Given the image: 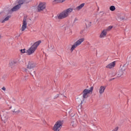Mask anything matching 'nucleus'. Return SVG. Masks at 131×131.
<instances>
[{"label": "nucleus", "instance_id": "1", "mask_svg": "<svg viewBox=\"0 0 131 131\" xmlns=\"http://www.w3.org/2000/svg\"><path fill=\"white\" fill-rule=\"evenodd\" d=\"M40 43H41V41L38 40L35 42L28 50L26 51V49H21L20 50V53H21V54H24L26 53L27 55L30 56V55H32V54H33V53H34L35 51H36L37 47H38L39 45H40Z\"/></svg>", "mask_w": 131, "mask_h": 131}, {"label": "nucleus", "instance_id": "2", "mask_svg": "<svg viewBox=\"0 0 131 131\" xmlns=\"http://www.w3.org/2000/svg\"><path fill=\"white\" fill-rule=\"evenodd\" d=\"M72 11H73V8H68L66 10H64L61 13H60L59 14L57 15V18L59 20H61V19H64V18H67L69 16V14L70 13L72 12Z\"/></svg>", "mask_w": 131, "mask_h": 131}, {"label": "nucleus", "instance_id": "3", "mask_svg": "<svg viewBox=\"0 0 131 131\" xmlns=\"http://www.w3.org/2000/svg\"><path fill=\"white\" fill-rule=\"evenodd\" d=\"M35 67V64L34 63V62H33V61H29L28 63V66L27 68V69H25V72H27V73H28V72L29 73H30V74H31V75H32V76H33V75H35V71H33V68H34ZM33 70V73H31V71H32Z\"/></svg>", "mask_w": 131, "mask_h": 131}, {"label": "nucleus", "instance_id": "4", "mask_svg": "<svg viewBox=\"0 0 131 131\" xmlns=\"http://www.w3.org/2000/svg\"><path fill=\"white\" fill-rule=\"evenodd\" d=\"M26 1L27 0H18V5H16L11 9L12 12H16V11H18V10L21 8V5H23V4L26 3Z\"/></svg>", "mask_w": 131, "mask_h": 131}, {"label": "nucleus", "instance_id": "5", "mask_svg": "<svg viewBox=\"0 0 131 131\" xmlns=\"http://www.w3.org/2000/svg\"><path fill=\"white\" fill-rule=\"evenodd\" d=\"M93 90H94L93 86H91L90 88V90L84 89L82 92L83 99H87V98H89V94H90L91 93H93Z\"/></svg>", "mask_w": 131, "mask_h": 131}, {"label": "nucleus", "instance_id": "6", "mask_svg": "<svg viewBox=\"0 0 131 131\" xmlns=\"http://www.w3.org/2000/svg\"><path fill=\"white\" fill-rule=\"evenodd\" d=\"M83 41H84V38H82L78 40L76 42L74 43L73 45H72L71 48V51H72V52H73L74 50L76 47H78V46H79L81 43V42H83Z\"/></svg>", "mask_w": 131, "mask_h": 131}, {"label": "nucleus", "instance_id": "7", "mask_svg": "<svg viewBox=\"0 0 131 131\" xmlns=\"http://www.w3.org/2000/svg\"><path fill=\"white\" fill-rule=\"evenodd\" d=\"M62 127V122L61 121H58L56 122L54 126L53 127L54 131H59Z\"/></svg>", "mask_w": 131, "mask_h": 131}, {"label": "nucleus", "instance_id": "8", "mask_svg": "<svg viewBox=\"0 0 131 131\" xmlns=\"http://www.w3.org/2000/svg\"><path fill=\"white\" fill-rule=\"evenodd\" d=\"M45 9H46V4L43 3H40L38 6V10L39 12L45 10Z\"/></svg>", "mask_w": 131, "mask_h": 131}, {"label": "nucleus", "instance_id": "9", "mask_svg": "<svg viewBox=\"0 0 131 131\" xmlns=\"http://www.w3.org/2000/svg\"><path fill=\"white\" fill-rule=\"evenodd\" d=\"M26 19L24 18L23 20V26L21 27V31H24L26 28H27V23H26Z\"/></svg>", "mask_w": 131, "mask_h": 131}, {"label": "nucleus", "instance_id": "10", "mask_svg": "<svg viewBox=\"0 0 131 131\" xmlns=\"http://www.w3.org/2000/svg\"><path fill=\"white\" fill-rule=\"evenodd\" d=\"M116 64V61H113L108 65L106 66V68H108L109 69H111L112 68H114V67H115V65Z\"/></svg>", "mask_w": 131, "mask_h": 131}, {"label": "nucleus", "instance_id": "11", "mask_svg": "<svg viewBox=\"0 0 131 131\" xmlns=\"http://www.w3.org/2000/svg\"><path fill=\"white\" fill-rule=\"evenodd\" d=\"M106 35H107V30H103L101 33L100 34L99 37H100V38H103V37H105V36H106Z\"/></svg>", "mask_w": 131, "mask_h": 131}, {"label": "nucleus", "instance_id": "12", "mask_svg": "<svg viewBox=\"0 0 131 131\" xmlns=\"http://www.w3.org/2000/svg\"><path fill=\"white\" fill-rule=\"evenodd\" d=\"M105 90H106V86H101L99 89V93L102 94L105 92Z\"/></svg>", "mask_w": 131, "mask_h": 131}, {"label": "nucleus", "instance_id": "13", "mask_svg": "<svg viewBox=\"0 0 131 131\" xmlns=\"http://www.w3.org/2000/svg\"><path fill=\"white\" fill-rule=\"evenodd\" d=\"M125 73V70H120L119 71L118 73V77H120V76H122V75H124Z\"/></svg>", "mask_w": 131, "mask_h": 131}, {"label": "nucleus", "instance_id": "14", "mask_svg": "<svg viewBox=\"0 0 131 131\" xmlns=\"http://www.w3.org/2000/svg\"><path fill=\"white\" fill-rule=\"evenodd\" d=\"M84 5H85V3H82L79 6H77L75 10H77V11H80V10H81L83 7H84Z\"/></svg>", "mask_w": 131, "mask_h": 131}, {"label": "nucleus", "instance_id": "15", "mask_svg": "<svg viewBox=\"0 0 131 131\" xmlns=\"http://www.w3.org/2000/svg\"><path fill=\"white\" fill-rule=\"evenodd\" d=\"M71 125L73 127H76V125H77V121H76V120H73L71 123Z\"/></svg>", "mask_w": 131, "mask_h": 131}, {"label": "nucleus", "instance_id": "16", "mask_svg": "<svg viewBox=\"0 0 131 131\" xmlns=\"http://www.w3.org/2000/svg\"><path fill=\"white\" fill-rule=\"evenodd\" d=\"M17 63V62L16 61H11L9 62V65H10V66H15Z\"/></svg>", "mask_w": 131, "mask_h": 131}, {"label": "nucleus", "instance_id": "17", "mask_svg": "<svg viewBox=\"0 0 131 131\" xmlns=\"http://www.w3.org/2000/svg\"><path fill=\"white\" fill-rule=\"evenodd\" d=\"M9 18H11V15H8V16H7L2 21V23H5V22H6V21H8Z\"/></svg>", "mask_w": 131, "mask_h": 131}, {"label": "nucleus", "instance_id": "18", "mask_svg": "<svg viewBox=\"0 0 131 131\" xmlns=\"http://www.w3.org/2000/svg\"><path fill=\"white\" fill-rule=\"evenodd\" d=\"M65 0H54L53 3H64Z\"/></svg>", "mask_w": 131, "mask_h": 131}, {"label": "nucleus", "instance_id": "19", "mask_svg": "<svg viewBox=\"0 0 131 131\" xmlns=\"http://www.w3.org/2000/svg\"><path fill=\"white\" fill-rule=\"evenodd\" d=\"M115 9H116L115 6H112L110 8V11H115Z\"/></svg>", "mask_w": 131, "mask_h": 131}, {"label": "nucleus", "instance_id": "20", "mask_svg": "<svg viewBox=\"0 0 131 131\" xmlns=\"http://www.w3.org/2000/svg\"><path fill=\"white\" fill-rule=\"evenodd\" d=\"M118 128H119V127L118 126H117L114 129V130L117 131V130H118Z\"/></svg>", "mask_w": 131, "mask_h": 131}, {"label": "nucleus", "instance_id": "21", "mask_svg": "<svg viewBox=\"0 0 131 131\" xmlns=\"http://www.w3.org/2000/svg\"><path fill=\"white\" fill-rule=\"evenodd\" d=\"M59 96H60V94H57L55 97L54 99H57V98L59 97Z\"/></svg>", "mask_w": 131, "mask_h": 131}, {"label": "nucleus", "instance_id": "22", "mask_svg": "<svg viewBox=\"0 0 131 131\" xmlns=\"http://www.w3.org/2000/svg\"><path fill=\"white\" fill-rule=\"evenodd\" d=\"M92 26V22H89V24H88V27H91Z\"/></svg>", "mask_w": 131, "mask_h": 131}, {"label": "nucleus", "instance_id": "23", "mask_svg": "<svg viewBox=\"0 0 131 131\" xmlns=\"http://www.w3.org/2000/svg\"><path fill=\"white\" fill-rule=\"evenodd\" d=\"M112 28H113V26H109L108 27V29H112Z\"/></svg>", "mask_w": 131, "mask_h": 131}, {"label": "nucleus", "instance_id": "24", "mask_svg": "<svg viewBox=\"0 0 131 131\" xmlns=\"http://www.w3.org/2000/svg\"><path fill=\"white\" fill-rule=\"evenodd\" d=\"M2 90H3V91H6V87L5 86L3 87Z\"/></svg>", "mask_w": 131, "mask_h": 131}, {"label": "nucleus", "instance_id": "25", "mask_svg": "<svg viewBox=\"0 0 131 131\" xmlns=\"http://www.w3.org/2000/svg\"><path fill=\"white\" fill-rule=\"evenodd\" d=\"M78 19H77V18H75L74 20V23L76 22V21H78Z\"/></svg>", "mask_w": 131, "mask_h": 131}, {"label": "nucleus", "instance_id": "26", "mask_svg": "<svg viewBox=\"0 0 131 131\" xmlns=\"http://www.w3.org/2000/svg\"><path fill=\"white\" fill-rule=\"evenodd\" d=\"M113 79H115V78H113L112 79H111L110 80L111 81V80H113Z\"/></svg>", "mask_w": 131, "mask_h": 131}, {"label": "nucleus", "instance_id": "27", "mask_svg": "<svg viewBox=\"0 0 131 131\" xmlns=\"http://www.w3.org/2000/svg\"><path fill=\"white\" fill-rule=\"evenodd\" d=\"M124 19H125L123 17L122 18V20H124Z\"/></svg>", "mask_w": 131, "mask_h": 131}, {"label": "nucleus", "instance_id": "28", "mask_svg": "<svg viewBox=\"0 0 131 131\" xmlns=\"http://www.w3.org/2000/svg\"><path fill=\"white\" fill-rule=\"evenodd\" d=\"M1 37H2V36L0 35V38H1Z\"/></svg>", "mask_w": 131, "mask_h": 131}, {"label": "nucleus", "instance_id": "29", "mask_svg": "<svg viewBox=\"0 0 131 131\" xmlns=\"http://www.w3.org/2000/svg\"><path fill=\"white\" fill-rule=\"evenodd\" d=\"M13 112H15V111H14Z\"/></svg>", "mask_w": 131, "mask_h": 131}, {"label": "nucleus", "instance_id": "30", "mask_svg": "<svg viewBox=\"0 0 131 131\" xmlns=\"http://www.w3.org/2000/svg\"><path fill=\"white\" fill-rule=\"evenodd\" d=\"M86 26L88 27V26H86Z\"/></svg>", "mask_w": 131, "mask_h": 131}, {"label": "nucleus", "instance_id": "31", "mask_svg": "<svg viewBox=\"0 0 131 131\" xmlns=\"http://www.w3.org/2000/svg\"><path fill=\"white\" fill-rule=\"evenodd\" d=\"M0 100H1V97H0Z\"/></svg>", "mask_w": 131, "mask_h": 131}, {"label": "nucleus", "instance_id": "32", "mask_svg": "<svg viewBox=\"0 0 131 131\" xmlns=\"http://www.w3.org/2000/svg\"><path fill=\"white\" fill-rule=\"evenodd\" d=\"M130 4H131V2H130Z\"/></svg>", "mask_w": 131, "mask_h": 131}]
</instances>
